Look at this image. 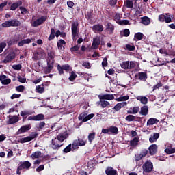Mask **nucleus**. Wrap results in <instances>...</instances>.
Instances as JSON below:
<instances>
[{
  "instance_id": "f257e3e1",
  "label": "nucleus",
  "mask_w": 175,
  "mask_h": 175,
  "mask_svg": "<svg viewBox=\"0 0 175 175\" xmlns=\"http://www.w3.org/2000/svg\"><path fill=\"white\" fill-rule=\"evenodd\" d=\"M32 164L29 161L21 162L16 170V174L21 175V170H29Z\"/></svg>"
},
{
  "instance_id": "f03ea898",
  "label": "nucleus",
  "mask_w": 175,
  "mask_h": 175,
  "mask_svg": "<svg viewBox=\"0 0 175 175\" xmlns=\"http://www.w3.org/2000/svg\"><path fill=\"white\" fill-rule=\"evenodd\" d=\"M154 169V164L150 160H147L142 165L143 175H146V173H151Z\"/></svg>"
},
{
  "instance_id": "7ed1b4c3",
  "label": "nucleus",
  "mask_w": 175,
  "mask_h": 175,
  "mask_svg": "<svg viewBox=\"0 0 175 175\" xmlns=\"http://www.w3.org/2000/svg\"><path fill=\"white\" fill-rule=\"evenodd\" d=\"M21 25V22L17 19H12L10 21H7L1 24L3 28H9L10 27H20Z\"/></svg>"
},
{
  "instance_id": "20e7f679",
  "label": "nucleus",
  "mask_w": 175,
  "mask_h": 175,
  "mask_svg": "<svg viewBox=\"0 0 175 175\" xmlns=\"http://www.w3.org/2000/svg\"><path fill=\"white\" fill-rule=\"evenodd\" d=\"M94 117H95V114L94 113L87 115L85 113H82L79 116L78 120L79 121H82V122H87V121H90V120H92Z\"/></svg>"
},
{
  "instance_id": "39448f33",
  "label": "nucleus",
  "mask_w": 175,
  "mask_h": 175,
  "mask_svg": "<svg viewBox=\"0 0 175 175\" xmlns=\"http://www.w3.org/2000/svg\"><path fill=\"white\" fill-rule=\"evenodd\" d=\"M59 75H64V70L65 72H69L70 70V66L69 64H64L61 66L59 64L57 66Z\"/></svg>"
},
{
  "instance_id": "423d86ee",
  "label": "nucleus",
  "mask_w": 175,
  "mask_h": 175,
  "mask_svg": "<svg viewBox=\"0 0 175 175\" xmlns=\"http://www.w3.org/2000/svg\"><path fill=\"white\" fill-rule=\"evenodd\" d=\"M71 31L72 35L73 38H76L79 32V22L74 21L71 25Z\"/></svg>"
},
{
  "instance_id": "0eeeda50",
  "label": "nucleus",
  "mask_w": 175,
  "mask_h": 175,
  "mask_svg": "<svg viewBox=\"0 0 175 175\" xmlns=\"http://www.w3.org/2000/svg\"><path fill=\"white\" fill-rule=\"evenodd\" d=\"M28 121H43L44 120V115L39 113L36 116H31L27 118Z\"/></svg>"
},
{
  "instance_id": "6e6552de",
  "label": "nucleus",
  "mask_w": 175,
  "mask_h": 175,
  "mask_svg": "<svg viewBox=\"0 0 175 175\" xmlns=\"http://www.w3.org/2000/svg\"><path fill=\"white\" fill-rule=\"evenodd\" d=\"M54 68V60L49 59L47 61V67L44 68L45 75H49V73L51 72V70Z\"/></svg>"
},
{
  "instance_id": "1a4fd4ad",
  "label": "nucleus",
  "mask_w": 175,
  "mask_h": 175,
  "mask_svg": "<svg viewBox=\"0 0 175 175\" xmlns=\"http://www.w3.org/2000/svg\"><path fill=\"white\" fill-rule=\"evenodd\" d=\"M63 144H59V142H58V141H57L55 138L51 139L49 145L52 150H58L59 148H61Z\"/></svg>"
},
{
  "instance_id": "9d476101",
  "label": "nucleus",
  "mask_w": 175,
  "mask_h": 175,
  "mask_svg": "<svg viewBox=\"0 0 175 175\" xmlns=\"http://www.w3.org/2000/svg\"><path fill=\"white\" fill-rule=\"evenodd\" d=\"M135 77L140 81H146L148 79L147 72H139L135 75Z\"/></svg>"
},
{
  "instance_id": "9b49d317",
  "label": "nucleus",
  "mask_w": 175,
  "mask_h": 175,
  "mask_svg": "<svg viewBox=\"0 0 175 175\" xmlns=\"http://www.w3.org/2000/svg\"><path fill=\"white\" fill-rule=\"evenodd\" d=\"M16 58V53L14 51L10 52L7 56L5 57V59L3 60L4 64H8V62H12L13 59Z\"/></svg>"
},
{
  "instance_id": "f8f14e48",
  "label": "nucleus",
  "mask_w": 175,
  "mask_h": 175,
  "mask_svg": "<svg viewBox=\"0 0 175 175\" xmlns=\"http://www.w3.org/2000/svg\"><path fill=\"white\" fill-rule=\"evenodd\" d=\"M98 98L100 100H114V95L109 94L98 95Z\"/></svg>"
},
{
  "instance_id": "ddd939ff",
  "label": "nucleus",
  "mask_w": 175,
  "mask_h": 175,
  "mask_svg": "<svg viewBox=\"0 0 175 175\" xmlns=\"http://www.w3.org/2000/svg\"><path fill=\"white\" fill-rule=\"evenodd\" d=\"M31 130V124L22 126L17 131V135H21V133H25L27 131Z\"/></svg>"
},
{
  "instance_id": "4468645a",
  "label": "nucleus",
  "mask_w": 175,
  "mask_h": 175,
  "mask_svg": "<svg viewBox=\"0 0 175 175\" xmlns=\"http://www.w3.org/2000/svg\"><path fill=\"white\" fill-rule=\"evenodd\" d=\"M105 174L106 175H118L117 172V170L113 168V167H107L105 170Z\"/></svg>"
},
{
  "instance_id": "2eb2a0df",
  "label": "nucleus",
  "mask_w": 175,
  "mask_h": 175,
  "mask_svg": "<svg viewBox=\"0 0 175 175\" xmlns=\"http://www.w3.org/2000/svg\"><path fill=\"white\" fill-rule=\"evenodd\" d=\"M149 153L151 155H155L158 151V146L157 144H154L149 146L148 148Z\"/></svg>"
},
{
  "instance_id": "dca6fc26",
  "label": "nucleus",
  "mask_w": 175,
  "mask_h": 175,
  "mask_svg": "<svg viewBox=\"0 0 175 175\" xmlns=\"http://www.w3.org/2000/svg\"><path fill=\"white\" fill-rule=\"evenodd\" d=\"M127 103L126 102H122L116 104L113 108H112L113 110H115V111H120L122 107H124V106H126Z\"/></svg>"
},
{
  "instance_id": "f3484780",
  "label": "nucleus",
  "mask_w": 175,
  "mask_h": 175,
  "mask_svg": "<svg viewBox=\"0 0 175 175\" xmlns=\"http://www.w3.org/2000/svg\"><path fill=\"white\" fill-rule=\"evenodd\" d=\"M31 42H32L31 38H27V39L23 38L22 40H21L18 43V47H23V46H24V44H29V43H31Z\"/></svg>"
},
{
  "instance_id": "a211bd4d",
  "label": "nucleus",
  "mask_w": 175,
  "mask_h": 175,
  "mask_svg": "<svg viewBox=\"0 0 175 175\" xmlns=\"http://www.w3.org/2000/svg\"><path fill=\"white\" fill-rule=\"evenodd\" d=\"M94 32H103V25L100 24L95 25L92 27Z\"/></svg>"
},
{
  "instance_id": "6ab92c4d",
  "label": "nucleus",
  "mask_w": 175,
  "mask_h": 175,
  "mask_svg": "<svg viewBox=\"0 0 175 175\" xmlns=\"http://www.w3.org/2000/svg\"><path fill=\"white\" fill-rule=\"evenodd\" d=\"M159 139V133H154L153 135H152L149 138L150 143H155Z\"/></svg>"
},
{
  "instance_id": "aec40b11",
  "label": "nucleus",
  "mask_w": 175,
  "mask_h": 175,
  "mask_svg": "<svg viewBox=\"0 0 175 175\" xmlns=\"http://www.w3.org/2000/svg\"><path fill=\"white\" fill-rule=\"evenodd\" d=\"M159 122V120L154 118H150L147 121V126H151V125H155V124H157Z\"/></svg>"
},
{
  "instance_id": "412c9836",
  "label": "nucleus",
  "mask_w": 175,
  "mask_h": 175,
  "mask_svg": "<svg viewBox=\"0 0 175 175\" xmlns=\"http://www.w3.org/2000/svg\"><path fill=\"white\" fill-rule=\"evenodd\" d=\"M141 23L144 25H150L151 23V20L150 18H148V16H144L141 18Z\"/></svg>"
},
{
  "instance_id": "4be33fe9",
  "label": "nucleus",
  "mask_w": 175,
  "mask_h": 175,
  "mask_svg": "<svg viewBox=\"0 0 175 175\" xmlns=\"http://www.w3.org/2000/svg\"><path fill=\"white\" fill-rule=\"evenodd\" d=\"M139 114H141V116H147V114H148V106L147 105L142 106L141 107Z\"/></svg>"
},
{
  "instance_id": "5701e85b",
  "label": "nucleus",
  "mask_w": 175,
  "mask_h": 175,
  "mask_svg": "<svg viewBox=\"0 0 175 175\" xmlns=\"http://www.w3.org/2000/svg\"><path fill=\"white\" fill-rule=\"evenodd\" d=\"M99 44H100V39L99 38H94L92 46L93 49L96 50L99 47Z\"/></svg>"
},
{
  "instance_id": "b1692460",
  "label": "nucleus",
  "mask_w": 175,
  "mask_h": 175,
  "mask_svg": "<svg viewBox=\"0 0 175 175\" xmlns=\"http://www.w3.org/2000/svg\"><path fill=\"white\" fill-rule=\"evenodd\" d=\"M136 99L139 100L142 105H147L148 103V98L146 96H138Z\"/></svg>"
},
{
  "instance_id": "393cba45",
  "label": "nucleus",
  "mask_w": 175,
  "mask_h": 175,
  "mask_svg": "<svg viewBox=\"0 0 175 175\" xmlns=\"http://www.w3.org/2000/svg\"><path fill=\"white\" fill-rule=\"evenodd\" d=\"M62 44L65 46V44H66V42H65V40L62 39H60L59 40V42L57 43L58 50H62V51L65 50V47L62 46Z\"/></svg>"
},
{
  "instance_id": "a878e982",
  "label": "nucleus",
  "mask_w": 175,
  "mask_h": 175,
  "mask_svg": "<svg viewBox=\"0 0 175 175\" xmlns=\"http://www.w3.org/2000/svg\"><path fill=\"white\" fill-rule=\"evenodd\" d=\"M16 122H18V116H14L12 118H10L8 125H12L16 124Z\"/></svg>"
},
{
  "instance_id": "bb28decb",
  "label": "nucleus",
  "mask_w": 175,
  "mask_h": 175,
  "mask_svg": "<svg viewBox=\"0 0 175 175\" xmlns=\"http://www.w3.org/2000/svg\"><path fill=\"white\" fill-rule=\"evenodd\" d=\"M98 103L99 105H100L103 109H105V107H110V103L109 101H106L105 100H100Z\"/></svg>"
},
{
  "instance_id": "cd10ccee",
  "label": "nucleus",
  "mask_w": 175,
  "mask_h": 175,
  "mask_svg": "<svg viewBox=\"0 0 175 175\" xmlns=\"http://www.w3.org/2000/svg\"><path fill=\"white\" fill-rule=\"evenodd\" d=\"M54 139H55L56 141L57 140L58 143H62V142L66 139V135L59 134L57 135Z\"/></svg>"
},
{
  "instance_id": "c85d7f7f",
  "label": "nucleus",
  "mask_w": 175,
  "mask_h": 175,
  "mask_svg": "<svg viewBox=\"0 0 175 175\" xmlns=\"http://www.w3.org/2000/svg\"><path fill=\"white\" fill-rule=\"evenodd\" d=\"M139 137H134L132 140L130 141L131 147H136L139 144Z\"/></svg>"
},
{
  "instance_id": "c756f323",
  "label": "nucleus",
  "mask_w": 175,
  "mask_h": 175,
  "mask_svg": "<svg viewBox=\"0 0 175 175\" xmlns=\"http://www.w3.org/2000/svg\"><path fill=\"white\" fill-rule=\"evenodd\" d=\"M139 110H140L139 107H134L132 110L129 109L127 111V114H137V113H139Z\"/></svg>"
},
{
  "instance_id": "7c9ffc66",
  "label": "nucleus",
  "mask_w": 175,
  "mask_h": 175,
  "mask_svg": "<svg viewBox=\"0 0 175 175\" xmlns=\"http://www.w3.org/2000/svg\"><path fill=\"white\" fill-rule=\"evenodd\" d=\"M55 29H54V28H51V34H50L49 37L48 38V40L49 42H51V40L55 39Z\"/></svg>"
},
{
  "instance_id": "2f4dec72",
  "label": "nucleus",
  "mask_w": 175,
  "mask_h": 175,
  "mask_svg": "<svg viewBox=\"0 0 175 175\" xmlns=\"http://www.w3.org/2000/svg\"><path fill=\"white\" fill-rule=\"evenodd\" d=\"M44 84L39 85L36 87V90L38 94H43L44 92Z\"/></svg>"
},
{
  "instance_id": "473e14b6",
  "label": "nucleus",
  "mask_w": 175,
  "mask_h": 175,
  "mask_svg": "<svg viewBox=\"0 0 175 175\" xmlns=\"http://www.w3.org/2000/svg\"><path fill=\"white\" fill-rule=\"evenodd\" d=\"M23 39H25V36H22L21 34H18L15 37V39H13V44L17 43V42L21 41Z\"/></svg>"
},
{
  "instance_id": "72a5a7b5",
  "label": "nucleus",
  "mask_w": 175,
  "mask_h": 175,
  "mask_svg": "<svg viewBox=\"0 0 175 175\" xmlns=\"http://www.w3.org/2000/svg\"><path fill=\"white\" fill-rule=\"evenodd\" d=\"M78 143H79L80 146H85L87 144V140H85V137H83V138H78L77 140Z\"/></svg>"
},
{
  "instance_id": "f704fd0d",
  "label": "nucleus",
  "mask_w": 175,
  "mask_h": 175,
  "mask_svg": "<svg viewBox=\"0 0 175 175\" xmlns=\"http://www.w3.org/2000/svg\"><path fill=\"white\" fill-rule=\"evenodd\" d=\"M40 155H42V152L36 151L32 153V154L31 155V158H32V159H36L40 158Z\"/></svg>"
},
{
  "instance_id": "c9c22d12",
  "label": "nucleus",
  "mask_w": 175,
  "mask_h": 175,
  "mask_svg": "<svg viewBox=\"0 0 175 175\" xmlns=\"http://www.w3.org/2000/svg\"><path fill=\"white\" fill-rule=\"evenodd\" d=\"M124 49L128 51H135V50H136L135 45H131L129 44H126Z\"/></svg>"
},
{
  "instance_id": "e433bc0d",
  "label": "nucleus",
  "mask_w": 175,
  "mask_h": 175,
  "mask_svg": "<svg viewBox=\"0 0 175 175\" xmlns=\"http://www.w3.org/2000/svg\"><path fill=\"white\" fill-rule=\"evenodd\" d=\"M165 18L164 21L166 23V24H168V23H172V14H165Z\"/></svg>"
},
{
  "instance_id": "4c0bfd02",
  "label": "nucleus",
  "mask_w": 175,
  "mask_h": 175,
  "mask_svg": "<svg viewBox=\"0 0 175 175\" xmlns=\"http://www.w3.org/2000/svg\"><path fill=\"white\" fill-rule=\"evenodd\" d=\"M18 143H21L22 144L24 143H28V142H31V138L29 137L20 138L18 139Z\"/></svg>"
},
{
  "instance_id": "58836bf2",
  "label": "nucleus",
  "mask_w": 175,
  "mask_h": 175,
  "mask_svg": "<svg viewBox=\"0 0 175 175\" xmlns=\"http://www.w3.org/2000/svg\"><path fill=\"white\" fill-rule=\"evenodd\" d=\"M120 35L122 36H124L125 38H128V36L131 35V31H129V29H124L123 32H120Z\"/></svg>"
},
{
  "instance_id": "ea45409f",
  "label": "nucleus",
  "mask_w": 175,
  "mask_h": 175,
  "mask_svg": "<svg viewBox=\"0 0 175 175\" xmlns=\"http://www.w3.org/2000/svg\"><path fill=\"white\" fill-rule=\"evenodd\" d=\"M137 117L133 116V115H128L126 118L125 120L126 121H128L129 122H131L132 121H136Z\"/></svg>"
},
{
  "instance_id": "a19ab883",
  "label": "nucleus",
  "mask_w": 175,
  "mask_h": 175,
  "mask_svg": "<svg viewBox=\"0 0 175 175\" xmlns=\"http://www.w3.org/2000/svg\"><path fill=\"white\" fill-rule=\"evenodd\" d=\"M144 36V35L141 32L136 33L134 35V38H135V40H142V39H143Z\"/></svg>"
},
{
  "instance_id": "79ce46f5",
  "label": "nucleus",
  "mask_w": 175,
  "mask_h": 175,
  "mask_svg": "<svg viewBox=\"0 0 175 175\" xmlns=\"http://www.w3.org/2000/svg\"><path fill=\"white\" fill-rule=\"evenodd\" d=\"M96 133L95 132L93 133H90L88 137V139L91 144V143H92V142H94V139H95V136H96Z\"/></svg>"
},
{
  "instance_id": "37998d69",
  "label": "nucleus",
  "mask_w": 175,
  "mask_h": 175,
  "mask_svg": "<svg viewBox=\"0 0 175 175\" xmlns=\"http://www.w3.org/2000/svg\"><path fill=\"white\" fill-rule=\"evenodd\" d=\"M129 99V96H120L116 98L117 102H125Z\"/></svg>"
},
{
  "instance_id": "c03bdc74",
  "label": "nucleus",
  "mask_w": 175,
  "mask_h": 175,
  "mask_svg": "<svg viewBox=\"0 0 175 175\" xmlns=\"http://www.w3.org/2000/svg\"><path fill=\"white\" fill-rule=\"evenodd\" d=\"M109 132H111V133H113L114 135H118V128L116 127V126H110L109 127Z\"/></svg>"
},
{
  "instance_id": "a18cd8bd",
  "label": "nucleus",
  "mask_w": 175,
  "mask_h": 175,
  "mask_svg": "<svg viewBox=\"0 0 175 175\" xmlns=\"http://www.w3.org/2000/svg\"><path fill=\"white\" fill-rule=\"evenodd\" d=\"M106 27V29H109L110 33H113V32H114V26L113 25V24L108 23Z\"/></svg>"
},
{
  "instance_id": "49530a36",
  "label": "nucleus",
  "mask_w": 175,
  "mask_h": 175,
  "mask_svg": "<svg viewBox=\"0 0 175 175\" xmlns=\"http://www.w3.org/2000/svg\"><path fill=\"white\" fill-rule=\"evenodd\" d=\"M70 151H72V144H70L69 145H68L64 150H63V152L64 154H68V152H70Z\"/></svg>"
},
{
  "instance_id": "de8ad7c7",
  "label": "nucleus",
  "mask_w": 175,
  "mask_h": 175,
  "mask_svg": "<svg viewBox=\"0 0 175 175\" xmlns=\"http://www.w3.org/2000/svg\"><path fill=\"white\" fill-rule=\"evenodd\" d=\"M126 6L129 9H132V8H133V1H132V0H126Z\"/></svg>"
},
{
  "instance_id": "09e8293b",
  "label": "nucleus",
  "mask_w": 175,
  "mask_h": 175,
  "mask_svg": "<svg viewBox=\"0 0 175 175\" xmlns=\"http://www.w3.org/2000/svg\"><path fill=\"white\" fill-rule=\"evenodd\" d=\"M76 77H77V75H76L75 72L72 71L71 75L68 78V80H70V81H75V80H76Z\"/></svg>"
},
{
  "instance_id": "8fccbe9b",
  "label": "nucleus",
  "mask_w": 175,
  "mask_h": 175,
  "mask_svg": "<svg viewBox=\"0 0 175 175\" xmlns=\"http://www.w3.org/2000/svg\"><path fill=\"white\" fill-rule=\"evenodd\" d=\"M21 5V3H14L11 5L10 10H16L18 6Z\"/></svg>"
},
{
  "instance_id": "3c124183",
  "label": "nucleus",
  "mask_w": 175,
  "mask_h": 175,
  "mask_svg": "<svg viewBox=\"0 0 175 175\" xmlns=\"http://www.w3.org/2000/svg\"><path fill=\"white\" fill-rule=\"evenodd\" d=\"M40 25H42L47 20V17L46 16H42L40 18L37 19Z\"/></svg>"
},
{
  "instance_id": "603ef678",
  "label": "nucleus",
  "mask_w": 175,
  "mask_h": 175,
  "mask_svg": "<svg viewBox=\"0 0 175 175\" xmlns=\"http://www.w3.org/2000/svg\"><path fill=\"white\" fill-rule=\"evenodd\" d=\"M40 25H42L47 20V17L46 16H42L40 18L37 19Z\"/></svg>"
},
{
  "instance_id": "864d4df0",
  "label": "nucleus",
  "mask_w": 175,
  "mask_h": 175,
  "mask_svg": "<svg viewBox=\"0 0 175 175\" xmlns=\"http://www.w3.org/2000/svg\"><path fill=\"white\" fill-rule=\"evenodd\" d=\"M45 126H46V123L44 122H40L38 124V126L37 127L38 131L40 132V131H42Z\"/></svg>"
},
{
  "instance_id": "5fc2aeb1",
  "label": "nucleus",
  "mask_w": 175,
  "mask_h": 175,
  "mask_svg": "<svg viewBox=\"0 0 175 175\" xmlns=\"http://www.w3.org/2000/svg\"><path fill=\"white\" fill-rule=\"evenodd\" d=\"M121 68L122 69H129V62H123L121 64Z\"/></svg>"
},
{
  "instance_id": "6e6d98bb",
  "label": "nucleus",
  "mask_w": 175,
  "mask_h": 175,
  "mask_svg": "<svg viewBox=\"0 0 175 175\" xmlns=\"http://www.w3.org/2000/svg\"><path fill=\"white\" fill-rule=\"evenodd\" d=\"M19 9L21 10V14L24 15V14H27L29 13L28 10H27V8H25V7L21 6V7H19Z\"/></svg>"
},
{
  "instance_id": "4d7b16f0",
  "label": "nucleus",
  "mask_w": 175,
  "mask_h": 175,
  "mask_svg": "<svg viewBox=\"0 0 175 175\" xmlns=\"http://www.w3.org/2000/svg\"><path fill=\"white\" fill-rule=\"evenodd\" d=\"M28 137L30 138V142H31V140H33V139H36V137H38V133L37 132H32L30 134V136H28Z\"/></svg>"
},
{
  "instance_id": "13d9d810",
  "label": "nucleus",
  "mask_w": 175,
  "mask_h": 175,
  "mask_svg": "<svg viewBox=\"0 0 175 175\" xmlns=\"http://www.w3.org/2000/svg\"><path fill=\"white\" fill-rule=\"evenodd\" d=\"M80 49V45L77 44L75 46H74L73 47L70 48V51L71 53H75V51H79Z\"/></svg>"
},
{
  "instance_id": "bf43d9fd",
  "label": "nucleus",
  "mask_w": 175,
  "mask_h": 175,
  "mask_svg": "<svg viewBox=\"0 0 175 175\" xmlns=\"http://www.w3.org/2000/svg\"><path fill=\"white\" fill-rule=\"evenodd\" d=\"M32 114L31 113L29 112V111H22L21 112V116L23 118L25 117V116H31Z\"/></svg>"
},
{
  "instance_id": "052dcab7",
  "label": "nucleus",
  "mask_w": 175,
  "mask_h": 175,
  "mask_svg": "<svg viewBox=\"0 0 175 175\" xmlns=\"http://www.w3.org/2000/svg\"><path fill=\"white\" fill-rule=\"evenodd\" d=\"M6 46H7V44L5 42L0 43V54L1 53H2V51H3V49H5Z\"/></svg>"
},
{
  "instance_id": "680f3d73",
  "label": "nucleus",
  "mask_w": 175,
  "mask_h": 175,
  "mask_svg": "<svg viewBox=\"0 0 175 175\" xmlns=\"http://www.w3.org/2000/svg\"><path fill=\"white\" fill-rule=\"evenodd\" d=\"M55 53L54 51H50L48 52V57L50 58V59H54V55Z\"/></svg>"
},
{
  "instance_id": "e2e57ef3",
  "label": "nucleus",
  "mask_w": 175,
  "mask_h": 175,
  "mask_svg": "<svg viewBox=\"0 0 175 175\" xmlns=\"http://www.w3.org/2000/svg\"><path fill=\"white\" fill-rule=\"evenodd\" d=\"M21 68H23V66H21V64H16L12 66V68L14 70H21Z\"/></svg>"
},
{
  "instance_id": "0e129e2a",
  "label": "nucleus",
  "mask_w": 175,
  "mask_h": 175,
  "mask_svg": "<svg viewBox=\"0 0 175 175\" xmlns=\"http://www.w3.org/2000/svg\"><path fill=\"white\" fill-rule=\"evenodd\" d=\"M24 90H25V88H24L23 85H19V86L16 88V90L18 92H24Z\"/></svg>"
},
{
  "instance_id": "69168bd1",
  "label": "nucleus",
  "mask_w": 175,
  "mask_h": 175,
  "mask_svg": "<svg viewBox=\"0 0 175 175\" xmlns=\"http://www.w3.org/2000/svg\"><path fill=\"white\" fill-rule=\"evenodd\" d=\"M162 82H159L157 85L153 86L152 91H155V90H158L159 88H161L162 87Z\"/></svg>"
},
{
  "instance_id": "338daca9",
  "label": "nucleus",
  "mask_w": 175,
  "mask_h": 175,
  "mask_svg": "<svg viewBox=\"0 0 175 175\" xmlns=\"http://www.w3.org/2000/svg\"><path fill=\"white\" fill-rule=\"evenodd\" d=\"M120 25H128L129 24V21L128 20H121L119 22Z\"/></svg>"
},
{
  "instance_id": "774afa93",
  "label": "nucleus",
  "mask_w": 175,
  "mask_h": 175,
  "mask_svg": "<svg viewBox=\"0 0 175 175\" xmlns=\"http://www.w3.org/2000/svg\"><path fill=\"white\" fill-rule=\"evenodd\" d=\"M107 65H108L107 57H105L102 62V66H103V68H106V66H107Z\"/></svg>"
}]
</instances>
